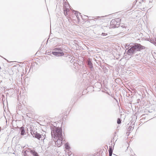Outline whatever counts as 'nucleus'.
Segmentation results:
<instances>
[{
    "mask_svg": "<svg viewBox=\"0 0 156 156\" xmlns=\"http://www.w3.org/2000/svg\"><path fill=\"white\" fill-rule=\"evenodd\" d=\"M51 135L52 138L56 139L57 137L62 136V129L54 126L51 129Z\"/></svg>",
    "mask_w": 156,
    "mask_h": 156,
    "instance_id": "1",
    "label": "nucleus"
},
{
    "mask_svg": "<svg viewBox=\"0 0 156 156\" xmlns=\"http://www.w3.org/2000/svg\"><path fill=\"white\" fill-rule=\"evenodd\" d=\"M120 19L119 18H117L112 20L110 22V26L111 27L115 28L119 27V25L120 23L119 21Z\"/></svg>",
    "mask_w": 156,
    "mask_h": 156,
    "instance_id": "2",
    "label": "nucleus"
},
{
    "mask_svg": "<svg viewBox=\"0 0 156 156\" xmlns=\"http://www.w3.org/2000/svg\"><path fill=\"white\" fill-rule=\"evenodd\" d=\"M133 48H134L136 51H140L141 50L144 49L145 48V47L141 45L140 44L135 43L133 45Z\"/></svg>",
    "mask_w": 156,
    "mask_h": 156,
    "instance_id": "3",
    "label": "nucleus"
},
{
    "mask_svg": "<svg viewBox=\"0 0 156 156\" xmlns=\"http://www.w3.org/2000/svg\"><path fill=\"white\" fill-rule=\"evenodd\" d=\"M87 63L88 67L89 68L90 70L91 71H94V68L93 65L90 58H88L87 61Z\"/></svg>",
    "mask_w": 156,
    "mask_h": 156,
    "instance_id": "4",
    "label": "nucleus"
},
{
    "mask_svg": "<svg viewBox=\"0 0 156 156\" xmlns=\"http://www.w3.org/2000/svg\"><path fill=\"white\" fill-rule=\"evenodd\" d=\"M57 140L55 142V144L57 145L58 147H59L62 144V140H63V136H60L57 138Z\"/></svg>",
    "mask_w": 156,
    "mask_h": 156,
    "instance_id": "5",
    "label": "nucleus"
},
{
    "mask_svg": "<svg viewBox=\"0 0 156 156\" xmlns=\"http://www.w3.org/2000/svg\"><path fill=\"white\" fill-rule=\"evenodd\" d=\"M136 52L135 50L133 48V46H131L127 51V54L131 56L132 55L135 53Z\"/></svg>",
    "mask_w": 156,
    "mask_h": 156,
    "instance_id": "6",
    "label": "nucleus"
},
{
    "mask_svg": "<svg viewBox=\"0 0 156 156\" xmlns=\"http://www.w3.org/2000/svg\"><path fill=\"white\" fill-rule=\"evenodd\" d=\"M52 53L54 55L57 56H62L64 55V53L63 52H58L52 51Z\"/></svg>",
    "mask_w": 156,
    "mask_h": 156,
    "instance_id": "7",
    "label": "nucleus"
},
{
    "mask_svg": "<svg viewBox=\"0 0 156 156\" xmlns=\"http://www.w3.org/2000/svg\"><path fill=\"white\" fill-rule=\"evenodd\" d=\"M34 134V137L35 138H37L38 140H40L41 138V135L37 133H36Z\"/></svg>",
    "mask_w": 156,
    "mask_h": 156,
    "instance_id": "8",
    "label": "nucleus"
},
{
    "mask_svg": "<svg viewBox=\"0 0 156 156\" xmlns=\"http://www.w3.org/2000/svg\"><path fill=\"white\" fill-rule=\"evenodd\" d=\"M30 152L32 154L33 156H39L37 153L35 151L33 150H30Z\"/></svg>",
    "mask_w": 156,
    "mask_h": 156,
    "instance_id": "9",
    "label": "nucleus"
},
{
    "mask_svg": "<svg viewBox=\"0 0 156 156\" xmlns=\"http://www.w3.org/2000/svg\"><path fill=\"white\" fill-rule=\"evenodd\" d=\"M54 50H58L59 51H62L61 52H65L66 49L64 48H55Z\"/></svg>",
    "mask_w": 156,
    "mask_h": 156,
    "instance_id": "10",
    "label": "nucleus"
},
{
    "mask_svg": "<svg viewBox=\"0 0 156 156\" xmlns=\"http://www.w3.org/2000/svg\"><path fill=\"white\" fill-rule=\"evenodd\" d=\"M20 130L21 131V135H23L25 134V131L24 129V128L23 127H20Z\"/></svg>",
    "mask_w": 156,
    "mask_h": 156,
    "instance_id": "11",
    "label": "nucleus"
},
{
    "mask_svg": "<svg viewBox=\"0 0 156 156\" xmlns=\"http://www.w3.org/2000/svg\"><path fill=\"white\" fill-rule=\"evenodd\" d=\"M119 28H121L122 27L123 29L122 30V31H126V29L127 28V27L125 26V25L123 24H122L120 27H119Z\"/></svg>",
    "mask_w": 156,
    "mask_h": 156,
    "instance_id": "12",
    "label": "nucleus"
},
{
    "mask_svg": "<svg viewBox=\"0 0 156 156\" xmlns=\"http://www.w3.org/2000/svg\"><path fill=\"white\" fill-rule=\"evenodd\" d=\"M65 147L67 151L69 150L70 147L68 143H66L65 144Z\"/></svg>",
    "mask_w": 156,
    "mask_h": 156,
    "instance_id": "13",
    "label": "nucleus"
},
{
    "mask_svg": "<svg viewBox=\"0 0 156 156\" xmlns=\"http://www.w3.org/2000/svg\"><path fill=\"white\" fill-rule=\"evenodd\" d=\"M73 13H74L75 14V15L76 16L77 18L78 19V18H79V17H78V14L79 13L80 14V13L78 11H75V10H73Z\"/></svg>",
    "mask_w": 156,
    "mask_h": 156,
    "instance_id": "14",
    "label": "nucleus"
},
{
    "mask_svg": "<svg viewBox=\"0 0 156 156\" xmlns=\"http://www.w3.org/2000/svg\"><path fill=\"white\" fill-rule=\"evenodd\" d=\"M69 10L68 9L66 8V9H65L64 10V15L66 16H67V15H68L67 12L69 11Z\"/></svg>",
    "mask_w": 156,
    "mask_h": 156,
    "instance_id": "15",
    "label": "nucleus"
},
{
    "mask_svg": "<svg viewBox=\"0 0 156 156\" xmlns=\"http://www.w3.org/2000/svg\"><path fill=\"white\" fill-rule=\"evenodd\" d=\"M151 42L156 46V38L154 39H153V40H151Z\"/></svg>",
    "mask_w": 156,
    "mask_h": 156,
    "instance_id": "16",
    "label": "nucleus"
},
{
    "mask_svg": "<svg viewBox=\"0 0 156 156\" xmlns=\"http://www.w3.org/2000/svg\"><path fill=\"white\" fill-rule=\"evenodd\" d=\"M27 150H23L22 151V153H23V155L24 156H26L27 155Z\"/></svg>",
    "mask_w": 156,
    "mask_h": 156,
    "instance_id": "17",
    "label": "nucleus"
},
{
    "mask_svg": "<svg viewBox=\"0 0 156 156\" xmlns=\"http://www.w3.org/2000/svg\"><path fill=\"white\" fill-rule=\"evenodd\" d=\"M113 149L111 146L109 147V152H113Z\"/></svg>",
    "mask_w": 156,
    "mask_h": 156,
    "instance_id": "18",
    "label": "nucleus"
},
{
    "mask_svg": "<svg viewBox=\"0 0 156 156\" xmlns=\"http://www.w3.org/2000/svg\"><path fill=\"white\" fill-rule=\"evenodd\" d=\"M37 132H35V131H32L31 130V133L32 135H33V137H34V134L35 133H36Z\"/></svg>",
    "mask_w": 156,
    "mask_h": 156,
    "instance_id": "19",
    "label": "nucleus"
},
{
    "mask_svg": "<svg viewBox=\"0 0 156 156\" xmlns=\"http://www.w3.org/2000/svg\"><path fill=\"white\" fill-rule=\"evenodd\" d=\"M121 119L119 118L117 119V123L118 124H120L121 123Z\"/></svg>",
    "mask_w": 156,
    "mask_h": 156,
    "instance_id": "20",
    "label": "nucleus"
},
{
    "mask_svg": "<svg viewBox=\"0 0 156 156\" xmlns=\"http://www.w3.org/2000/svg\"><path fill=\"white\" fill-rule=\"evenodd\" d=\"M133 129V127L131 126H129V131H131Z\"/></svg>",
    "mask_w": 156,
    "mask_h": 156,
    "instance_id": "21",
    "label": "nucleus"
},
{
    "mask_svg": "<svg viewBox=\"0 0 156 156\" xmlns=\"http://www.w3.org/2000/svg\"><path fill=\"white\" fill-rule=\"evenodd\" d=\"M101 67L103 69H106V67L103 65L101 66Z\"/></svg>",
    "mask_w": 156,
    "mask_h": 156,
    "instance_id": "22",
    "label": "nucleus"
},
{
    "mask_svg": "<svg viewBox=\"0 0 156 156\" xmlns=\"http://www.w3.org/2000/svg\"><path fill=\"white\" fill-rule=\"evenodd\" d=\"M104 16H97L95 19H98L100 18H103Z\"/></svg>",
    "mask_w": 156,
    "mask_h": 156,
    "instance_id": "23",
    "label": "nucleus"
},
{
    "mask_svg": "<svg viewBox=\"0 0 156 156\" xmlns=\"http://www.w3.org/2000/svg\"><path fill=\"white\" fill-rule=\"evenodd\" d=\"M41 140H42L43 139V138H44V140L45 138V137H44V136L43 135H41Z\"/></svg>",
    "mask_w": 156,
    "mask_h": 156,
    "instance_id": "24",
    "label": "nucleus"
},
{
    "mask_svg": "<svg viewBox=\"0 0 156 156\" xmlns=\"http://www.w3.org/2000/svg\"><path fill=\"white\" fill-rule=\"evenodd\" d=\"M103 71L105 73L106 72L108 71V69H107V68H106V69H103Z\"/></svg>",
    "mask_w": 156,
    "mask_h": 156,
    "instance_id": "25",
    "label": "nucleus"
},
{
    "mask_svg": "<svg viewBox=\"0 0 156 156\" xmlns=\"http://www.w3.org/2000/svg\"><path fill=\"white\" fill-rule=\"evenodd\" d=\"M109 152V156H112V152Z\"/></svg>",
    "mask_w": 156,
    "mask_h": 156,
    "instance_id": "26",
    "label": "nucleus"
},
{
    "mask_svg": "<svg viewBox=\"0 0 156 156\" xmlns=\"http://www.w3.org/2000/svg\"><path fill=\"white\" fill-rule=\"evenodd\" d=\"M107 34H105V33H102V35H103V36H105V35H107Z\"/></svg>",
    "mask_w": 156,
    "mask_h": 156,
    "instance_id": "27",
    "label": "nucleus"
},
{
    "mask_svg": "<svg viewBox=\"0 0 156 156\" xmlns=\"http://www.w3.org/2000/svg\"><path fill=\"white\" fill-rule=\"evenodd\" d=\"M69 156H70L72 154V153L71 152H68Z\"/></svg>",
    "mask_w": 156,
    "mask_h": 156,
    "instance_id": "28",
    "label": "nucleus"
},
{
    "mask_svg": "<svg viewBox=\"0 0 156 156\" xmlns=\"http://www.w3.org/2000/svg\"><path fill=\"white\" fill-rule=\"evenodd\" d=\"M51 52H48V55H49L50 54V53Z\"/></svg>",
    "mask_w": 156,
    "mask_h": 156,
    "instance_id": "29",
    "label": "nucleus"
},
{
    "mask_svg": "<svg viewBox=\"0 0 156 156\" xmlns=\"http://www.w3.org/2000/svg\"><path fill=\"white\" fill-rule=\"evenodd\" d=\"M128 46H129V45H128V44H126V46L127 47Z\"/></svg>",
    "mask_w": 156,
    "mask_h": 156,
    "instance_id": "30",
    "label": "nucleus"
},
{
    "mask_svg": "<svg viewBox=\"0 0 156 156\" xmlns=\"http://www.w3.org/2000/svg\"><path fill=\"white\" fill-rule=\"evenodd\" d=\"M1 127L0 126V131H1Z\"/></svg>",
    "mask_w": 156,
    "mask_h": 156,
    "instance_id": "31",
    "label": "nucleus"
}]
</instances>
